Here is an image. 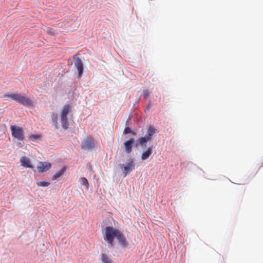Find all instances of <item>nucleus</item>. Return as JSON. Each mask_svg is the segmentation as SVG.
<instances>
[{"label":"nucleus","mask_w":263,"mask_h":263,"mask_svg":"<svg viewBox=\"0 0 263 263\" xmlns=\"http://www.w3.org/2000/svg\"><path fill=\"white\" fill-rule=\"evenodd\" d=\"M3 97L9 98L25 106H32L33 105L32 101L30 99L18 93H6L4 95Z\"/></svg>","instance_id":"1"},{"label":"nucleus","mask_w":263,"mask_h":263,"mask_svg":"<svg viewBox=\"0 0 263 263\" xmlns=\"http://www.w3.org/2000/svg\"><path fill=\"white\" fill-rule=\"evenodd\" d=\"M105 235L104 239L110 247L114 246V238H117L120 230L112 227H107L105 228Z\"/></svg>","instance_id":"2"},{"label":"nucleus","mask_w":263,"mask_h":263,"mask_svg":"<svg viewBox=\"0 0 263 263\" xmlns=\"http://www.w3.org/2000/svg\"><path fill=\"white\" fill-rule=\"evenodd\" d=\"M71 111V107L69 105H65L61 111L60 118L62 126L63 128L66 129L68 127L67 115Z\"/></svg>","instance_id":"3"},{"label":"nucleus","mask_w":263,"mask_h":263,"mask_svg":"<svg viewBox=\"0 0 263 263\" xmlns=\"http://www.w3.org/2000/svg\"><path fill=\"white\" fill-rule=\"evenodd\" d=\"M10 130L13 137L19 140L24 139V130L22 128L15 125H11Z\"/></svg>","instance_id":"4"},{"label":"nucleus","mask_w":263,"mask_h":263,"mask_svg":"<svg viewBox=\"0 0 263 263\" xmlns=\"http://www.w3.org/2000/svg\"><path fill=\"white\" fill-rule=\"evenodd\" d=\"M120 168L122 170L124 176H126L129 172H132L135 168L134 161L130 159L126 163V165L120 164Z\"/></svg>","instance_id":"5"},{"label":"nucleus","mask_w":263,"mask_h":263,"mask_svg":"<svg viewBox=\"0 0 263 263\" xmlns=\"http://www.w3.org/2000/svg\"><path fill=\"white\" fill-rule=\"evenodd\" d=\"M95 147L93 140L89 137L84 140L81 145V148L84 149H91Z\"/></svg>","instance_id":"6"},{"label":"nucleus","mask_w":263,"mask_h":263,"mask_svg":"<svg viewBox=\"0 0 263 263\" xmlns=\"http://www.w3.org/2000/svg\"><path fill=\"white\" fill-rule=\"evenodd\" d=\"M51 167V163L48 162H39L37 165L39 172H46L49 170Z\"/></svg>","instance_id":"7"},{"label":"nucleus","mask_w":263,"mask_h":263,"mask_svg":"<svg viewBox=\"0 0 263 263\" xmlns=\"http://www.w3.org/2000/svg\"><path fill=\"white\" fill-rule=\"evenodd\" d=\"M74 66L78 71V77H81L83 72V65L81 60L77 58L74 61Z\"/></svg>","instance_id":"8"},{"label":"nucleus","mask_w":263,"mask_h":263,"mask_svg":"<svg viewBox=\"0 0 263 263\" xmlns=\"http://www.w3.org/2000/svg\"><path fill=\"white\" fill-rule=\"evenodd\" d=\"M135 142V140L134 138H130L128 140L126 141L124 143V145L125 147V151L127 154H130L132 151V148L133 144Z\"/></svg>","instance_id":"9"},{"label":"nucleus","mask_w":263,"mask_h":263,"mask_svg":"<svg viewBox=\"0 0 263 263\" xmlns=\"http://www.w3.org/2000/svg\"><path fill=\"white\" fill-rule=\"evenodd\" d=\"M20 162L22 166L30 168H33V165L31 164V160L29 158L24 156L21 158Z\"/></svg>","instance_id":"10"},{"label":"nucleus","mask_w":263,"mask_h":263,"mask_svg":"<svg viewBox=\"0 0 263 263\" xmlns=\"http://www.w3.org/2000/svg\"><path fill=\"white\" fill-rule=\"evenodd\" d=\"M116 238L118 239L119 242L122 247H125L128 245L126 238L120 231L117 236Z\"/></svg>","instance_id":"11"},{"label":"nucleus","mask_w":263,"mask_h":263,"mask_svg":"<svg viewBox=\"0 0 263 263\" xmlns=\"http://www.w3.org/2000/svg\"><path fill=\"white\" fill-rule=\"evenodd\" d=\"M157 132V130L153 126H149L147 128V134L146 137L149 140L151 139L152 137Z\"/></svg>","instance_id":"12"},{"label":"nucleus","mask_w":263,"mask_h":263,"mask_svg":"<svg viewBox=\"0 0 263 263\" xmlns=\"http://www.w3.org/2000/svg\"><path fill=\"white\" fill-rule=\"evenodd\" d=\"M152 154V148L151 147H148L146 150L142 154L141 159L145 160L147 159Z\"/></svg>","instance_id":"13"},{"label":"nucleus","mask_w":263,"mask_h":263,"mask_svg":"<svg viewBox=\"0 0 263 263\" xmlns=\"http://www.w3.org/2000/svg\"><path fill=\"white\" fill-rule=\"evenodd\" d=\"M101 260L102 263H114L111 258L105 253H102Z\"/></svg>","instance_id":"14"},{"label":"nucleus","mask_w":263,"mask_h":263,"mask_svg":"<svg viewBox=\"0 0 263 263\" xmlns=\"http://www.w3.org/2000/svg\"><path fill=\"white\" fill-rule=\"evenodd\" d=\"M150 140L145 137H141L138 139V142L142 147H145L146 146V143Z\"/></svg>","instance_id":"15"},{"label":"nucleus","mask_w":263,"mask_h":263,"mask_svg":"<svg viewBox=\"0 0 263 263\" xmlns=\"http://www.w3.org/2000/svg\"><path fill=\"white\" fill-rule=\"evenodd\" d=\"M66 171V167H62L59 171L55 173L52 177L53 180H56L61 177Z\"/></svg>","instance_id":"16"},{"label":"nucleus","mask_w":263,"mask_h":263,"mask_svg":"<svg viewBox=\"0 0 263 263\" xmlns=\"http://www.w3.org/2000/svg\"><path fill=\"white\" fill-rule=\"evenodd\" d=\"M52 121L54 123V125L56 128H58V116L57 114L52 113L51 115Z\"/></svg>","instance_id":"17"},{"label":"nucleus","mask_w":263,"mask_h":263,"mask_svg":"<svg viewBox=\"0 0 263 263\" xmlns=\"http://www.w3.org/2000/svg\"><path fill=\"white\" fill-rule=\"evenodd\" d=\"M42 137V135H30L29 137V138L32 141H35L36 139H40Z\"/></svg>","instance_id":"18"},{"label":"nucleus","mask_w":263,"mask_h":263,"mask_svg":"<svg viewBox=\"0 0 263 263\" xmlns=\"http://www.w3.org/2000/svg\"><path fill=\"white\" fill-rule=\"evenodd\" d=\"M49 184V182H37V185L38 186H47Z\"/></svg>","instance_id":"19"},{"label":"nucleus","mask_w":263,"mask_h":263,"mask_svg":"<svg viewBox=\"0 0 263 263\" xmlns=\"http://www.w3.org/2000/svg\"><path fill=\"white\" fill-rule=\"evenodd\" d=\"M124 134H132V135H135V132H134L132 130V129L129 128V127H126L125 129H124Z\"/></svg>","instance_id":"20"},{"label":"nucleus","mask_w":263,"mask_h":263,"mask_svg":"<svg viewBox=\"0 0 263 263\" xmlns=\"http://www.w3.org/2000/svg\"><path fill=\"white\" fill-rule=\"evenodd\" d=\"M143 96L145 98H147V97H149V91L147 89L143 90Z\"/></svg>","instance_id":"21"},{"label":"nucleus","mask_w":263,"mask_h":263,"mask_svg":"<svg viewBox=\"0 0 263 263\" xmlns=\"http://www.w3.org/2000/svg\"><path fill=\"white\" fill-rule=\"evenodd\" d=\"M84 186L86 187V189H88L89 183L88 182H83L82 184Z\"/></svg>","instance_id":"22"},{"label":"nucleus","mask_w":263,"mask_h":263,"mask_svg":"<svg viewBox=\"0 0 263 263\" xmlns=\"http://www.w3.org/2000/svg\"><path fill=\"white\" fill-rule=\"evenodd\" d=\"M82 179H83V181H87V180L85 178H82Z\"/></svg>","instance_id":"23"}]
</instances>
